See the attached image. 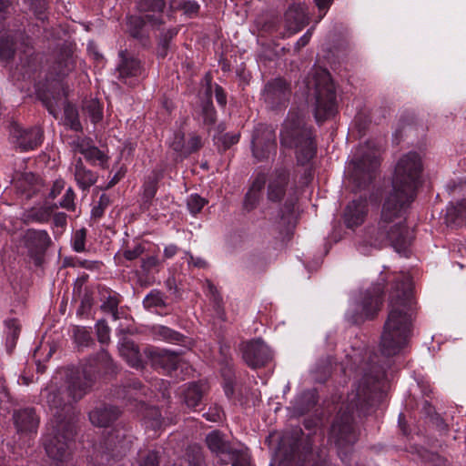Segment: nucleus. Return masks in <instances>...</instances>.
<instances>
[{
    "label": "nucleus",
    "mask_w": 466,
    "mask_h": 466,
    "mask_svg": "<svg viewBox=\"0 0 466 466\" xmlns=\"http://www.w3.org/2000/svg\"><path fill=\"white\" fill-rule=\"evenodd\" d=\"M421 171V159L416 152H409L399 159L392 177V189L382 203L378 222L365 227L360 235L358 246L363 253L369 248L380 249L387 246L400 252L410 245L406 212L414 200Z\"/></svg>",
    "instance_id": "1"
},
{
    "label": "nucleus",
    "mask_w": 466,
    "mask_h": 466,
    "mask_svg": "<svg viewBox=\"0 0 466 466\" xmlns=\"http://www.w3.org/2000/svg\"><path fill=\"white\" fill-rule=\"evenodd\" d=\"M374 354L370 357V363L362 368L361 378L354 384L348 394L347 404L336 416L329 432L330 439L339 450L352 446L358 440V433L353 424V411L365 415L380 396L381 380L385 376V366Z\"/></svg>",
    "instance_id": "2"
},
{
    "label": "nucleus",
    "mask_w": 466,
    "mask_h": 466,
    "mask_svg": "<svg viewBox=\"0 0 466 466\" xmlns=\"http://www.w3.org/2000/svg\"><path fill=\"white\" fill-rule=\"evenodd\" d=\"M415 302L412 298V282L407 274L398 276L390 294L389 313L380 339L382 357L400 354L411 336Z\"/></svg>",
    "instance_id": "3"
},
{
    "label": "nucleus",
    "mask_w": 466,
    "mask_h": 466,
    "mask_svg": "<svg viewBox=\"0 0 466 466\" xmlns=\"http://www.w3.org/2000/svg\"><path fill=\"white\" fill-rule=\"evenodd\" d=\"M280 145L295 148L297 160L300 165L308 163L316 154L312 130L296 112L289 111L282 124Z\"/></svg>",
    "instance_id": "4"
},
{
    "label": "nucleus",
    "mask_w": 466,
    "mask_h": 466,
    "mask_svg": "<svg viewBox=\"0 0 466 466\" xmlns=\"http://www.w3.org/2000/svg\"><path fill=\"white\" fill-rule=\"evenodd\" d=\"M113 360L104 350L99 351L95 357H91L82 365L81 370H77L68 380L66 392L72 401H77L86 395L93 388L97 374L104 370L109 372L113 370Z\"/></svg>",
    "instance_id": "5"
},
{
    "label": "nucleus",
    "mask_w": 466,
    "mask_h": 466,
    "mask_svg": "<svg viewBox=\"0 0 466 466\" xmlns=\"http://www.w3.org/2000/svg\"><path fill=\"white\" fill-rule=\"evenodd\" d=\"M380 147L371 141L366 142L357 149L350 161V178L356 189L365 188L375 177L380 167Z\"/></svg>",
    "instance_id": "6"
},
{
    "label": "nucleus",
    "mask_w": 466,
    "mask_h": 466,
    "mask_svg": "<svg viewBox=\"0 0 466 466\" xmlns=\"http://www.w3.org/2000/svg\"><path fill=\"white\" fill-rule=\"evenodd\" d=\"M314 86V116L318 123H321L334 116L337 113L335 86L327 70L316 72Z\"/></svg>",
    "instance_id": "7"
},
{
    "label": "nucleus",
    "mask_w": 466,
    "mask_h": 466,
    "mask_svg": "<svg viewBox=\"0 0 466 466\" xmlns=\"http://www.w3.org/2000/svg\"><path fill=\"white\" fill-rule=\"evenodd\" d=\"M75 425L71 421H56L52 431L45 436L44 446L47 456L56 463L67 461L72 451Z\"/></svg>",
    "instance_id": "8"
},
{
    "label": "nucleus",
    "mask_w": 466,
    "mask_h": 466,
    "mask_svg": "<svg viewBox=\"0 0 466 466\" xmlns=\"http://www.w3.org/2000/svg\"><path fill=\"white\" fill-rule=\"evenodd\" d=\"M205 441L208 450L221 464L250 466V460L247 452L234 448L221 431L218 430L210 431L206 436Z\"/></svg>",
    "instance_id": "9"
},
{
    "label": "nucleus",
    "mask_w": 466,
    "mask_h": 466,
    "mask_svg": "<svg viewBox=\"0 0 466 466\" xmlns=\"http://www.w3.org/2000/svg\"><path fill=\"white\" fill-rule=\"evenodd\" d=\"M291 96V83L283 77L268 80L261 92V98L266 106L274 111L285 109Z\"/></svg>",
    "instance_id": "10"
},
{
    "label": "nucleus",
    "mask_w": 466,
    "mask_h": 466,
    "mask_svg": "<svg viewBox=\"0 0 466 466\" xmlns=\"http://www.w3.org/2000/svg\"><path fill=\"white\" fill-rule=\"evenodd\" d=\"M384 283H377L370 288L364 294L361 302V313L348 315V319L352 324H360L365 319H373L380 310L383 303Z\"/></svg>",
    "instance_id": "11"
},
{
    "label": "nucleus",
    "mask_w": 466,
    "mask_h": 466,
    "mask_svg": "<svg viewBox=\"0 0 466 466\" xmlns=\"http://www.w3.org/2000/svg\"><path fill=\"white\" fill-rule=\"evenodd\" d=\"M252 153L258 160L268 158L276 153L277 142L275 129L266 124H258L251 139Z\"/></svg>",
    "instance_id": "12"
},
{
    "label": "nucleus",
    "mask_w": 466,
    "mask_h": 466,
    "mask_svg": "<svg viewBox=\"0 0 466 466\" xmlns=\"http://www.w3.org/2000/svg\"><path fill=\"white\" fill-rule=\"evenodd\" d=\"M118 56L119 62L116 67V78L127 86H137L138 78L144 72L141 61L127 50L120 51Z\"/></svg>",
    "instance_id": "13"
},
{
    "label": "nucleus",
    "mask_w": 466,
    "mask_h": 466,
    "mask_svg": "<svg viewBox=\"0 0 466 466\" xmlns=\"http://www.w3.org/2000/svg\"><path fill=\"white\" fill-rule=\"evenodd\" d=\"M240 350L244 361L252 369L261 368L272 359L269 348L261 339L243 342Z\"/></svg>",
    "instance_id": "14"
},
{
    "label": "nucleus",
    "mask_w": 466,
    "mask_h": 466,
    "mask_svg": "<svg viewBox=\"0 0 466 466\" xmlns=\"http://www.w3.org/2000/svg\"><path fill=\"white\" fill-rule=\"evenodd\" d=\"M10 136L16 147L21 151H27L33 150L42 144L44 133L39 127L25 129L15 123L10 127Z\"/></svg>",
    "instance_id": "15"
},
{
    "label": "nucleus",
    "mask_w": 466,
    "mask_h": 466,
    "mask_svg": "<svg viewBox=\"0 0 466 466\" xmlns=\"http://www.w3.org/2000/svg\"><path fill=\"white\" fill-rule=\"evenodd\" d=\"M369 213L368 199L360 197L346 205L342 213V220L347 228L355 230L366 221Z\"/></svg>",
    "instance_id": "16"
},
{
    "label": "nucleus",
    "mask_w": 466,
    "mask_h": 466,
    "mask_svg": "<svg viewBox=\"0 0 466 466\" xmlns=\"http://www.w3.org/2000/svg\"><path fill=\"white\" fill-rule=\"evenodd\" d=\"M133 436L126 428H115L105 440V446L114 456H123L130 451Z\"/></svg>",
    "instance_id": "17"
},
{
    "label": "nucleus",
    "mask_w": 466,
    "mask_h": 466,
    "mask_svg": "<svg viewBox=\"0 0 466 466\" xmlns=\"http://www.w3.org/2000/svg\"><path fill=\"white\" fill-rule=\"evenodd\" d=\"M145 354L150 360L151 366L156 370H161L163 372L170 373L177 370L180 360L177 353L167 350H145Z\"/></svg>",
    "instance_id": "18"
},
{
    "label": "nucleus",
    "mask_w": 466,
    "mask_h": 466,
    "mask_svg": "<svg viewBox=\"0 0 466 466\" xmlns=\"http://www.w3.org/2000/svg\"><path fill=\"white\" fill-rule=\"evenodd\" d=\"M165 7V0H138L137 2V11L143 14L152 27L157 29L165 24L163 19Z\"/></svg>",
    "instance_id": "19"
},
{
    "label": "nucleus",
    "mask_w": 466,
    "mask_h": 466,
    "mask_svg": "<svg viewBox=\"0 0 466 466\" xmlns=\"http://www.w3.org/2000/svg\"><path fill=\"white\" fill-rule=\"evenodd\" d=\"M21 243L30 256L44 253L51 243V238L46 230L27 229L22 237Z\"/></svg>",
    "instance_id": "20"
},
{
    "label": "nucleus",
    "mask_w": 466,
    "mask_h": 466,
    "mask_svg": "<svg viewBox=\"0 0 466 466\" xmlns=\"http://www.w3.org/2000/svg\"><path fill=\"white\" fill-rule=\"evenodd\" d=\"M285 27L290 34L300 31L309 23L306 6L302 4H292L285 13Z\"/></svg>",
    "instance_id": "21"
},
{
    "label": "nucleus",
    "mask_w": 466,
    "mask_h": 466,
    "mask_svg": "<svg viewBox=\"0 0 466 466\" xmlns=\"http://www.w3.org/2000/svg\"><path fill=\"white\" fill-rule=\"evenodd\" d=\"M120 414L121 410L117 407L103 403L89 412V420L96 427H108Z\"/></svg>",
    "instance_id": "22"
},
{
    "label": "nucleus",
    "mask_w": 466,
    "mask_h": 466,
    "mask_svg": "<svg viewBox=\"0 0 466 466\" xmlns=\"http://www.w3.org/2000/svg\"><path fill=\"white\" fill-rule=\"evenodd\" d=\"M289 174L287 170H277L270 177L268 185V199L271 202L280 201L289 184Z\"/></svg>",
    "instance_id": "23"
},
{
    "label": "nucleus",
    "mask_w": 466,
    "mask_h": 466,
    "mask_svg": "<svg viewBox=\"0 0 466 466\" xmlns=\"http://www.w3.org/2000/svg\"><path fill=\"white\" fill-rule=\"evenodd\" d=\"M14 423L19 432H35L39 419L33 409H23L14 412Z\"/></svg>",
    "instance_id": "24"
},
{
    "label": "nucleus",
    "mask_w": 466,
    "mask_h": 466,
    "mask_svg": "<svg viewBox=\"0 0 466 466\" xmlns=\"http://www.w3.org/2000/svg\"><path fill=\"white\" fill-rule=\"evenodd\" d=\"M15 187L19 193L30 198L41 189L42 181L37 176L28 172L22 174L16 179Z\"/></svg>",
    "instance_id": "25"
},
{
    "label": "nucleus",
    "mask_w": 466,
    "mask_h": 466,
    "mask_svg": "<svg viewBox=\"0 0 466 466\" xmlns=\"http://www.w3.org/2000/svg\"><path fill=\"white\" fill-rule=\"evenodd\" d=\"M161 179V174L152 171L145 179L141 197V208L148 210L157 191V184Z\"/></svg>",
    "instance_id": "26"
},
{
    "label": "nucleus",
    "mask_w": 466,
    "mask_h": 466,
    "mask_svg": "<svg viewBox=\"0 0 466 466\" xmlns=\"http://www.w3.org/2000/svg\"><path fill=\"white\" fill-rule=\"evenodd\" d=\"M74 176L77 186L84 191L88 190L97 181L96 173L87 169L81 157L76 159Z\"/></svg>",
    "instance_id": "27"
},
{
    "label": "nucleus",
    "mask_w": 466,
    "mask_h": 466,
    "mask_svg": "<svg viewBox=\"0 0 466 466\" xmlns=\"http://www.w3.org/2000/svg\"><path fill=\"white\" fill-rule=\"evenodd\" d=\"M206 385L201 382H190L185 385L182 392L183 402L189 409L197 408L202 400Z\"/></svg>",
    "instance_id": "28"
},
{
    "label": "nucleus",
    "mask_w": 466,
    "mask_h": 466,
    "mask_svg": "<svg viewBox=\"0 0 466 466\" xmlns=\"http://www.w3.org/2000/svg\"><path fill=\"white\" fill-rule=\"evenodd\" d=\"M119 353L127 360V362L133 368L140 369L143 367V362L139 354L137 346L134 341L124 338L119 344Z\"/></svg>",
    "instance_id": "29"
},
{
    "label": "nucleus",
    "mask_w": 466,
    "mask_h": 466,
    "mask_svg": "<svg viewBox=\"0 0 466 466\" xmlns=\"http://www.w3.org/2000/svg\"><path fill=\"white\" fill-rule=\"evenodd\" d=\"M445 222L448 226L461 227L466 224V198L447 208Z\"/></svg>",
    "instance_id": "30"
},
{
    "label": "nucleus",
    "mask_w": 466,
    "mask_h": 466,
    "mask_svg": "<svg viewBox=\"0 0 466 466\" xmlns=\"http://www.w3.org/2000/svg\"><path fill=\"white\" fill-rule=\"evenodd\" d=\"M56 208L57 206L56 204L34 207L25 212V219L27 222L46 223Z\"/></svg>",
    "instance_id": "31"
},
{
    "label": "nucleus",
    "mask_w": 466,
    "mask_h": 466,
    "mask_svg": "<svg viewBox=\"0 0 466 466\" xmlns=\"http://www.w3.org/2000/svg\"><path fill=\"white\" fill-rule=\"evenodd\" d=\"M46 401L51 409L56 410L55 415H57V420H56V422L61 421L59 420V410H64L66 408H67L68 405L72 402V400L70 399L66 390L62 391L60 389H54L48 392L46 396Z\"/></svg>",
    "instance_id": "32"
},
{
    "label": "nucleus",
    "mask_w": 466,
    "mask_h": 466,
    "mask_svg": "<svg viewBox=\"0 0 466 466\" xmlns=\"http://www.w3.org/2000/svg\"><path fill=\"white\" fill-rule=\"evenodd\" d=\"M75 69V60L69 51L60 52L53 66L52 71L58 77H64Z\"/></svg>",
    "instance_id": "33"
},
{
    "label": "nucleus",
    "mask_w": 466,
    "mask_h": 466,
    "mask_svg": "<svg viewBox=\"0 0 466 466\" xmlns=\"http://www.w3.org/2000/svg\"><path fill=\"white\" fill-rule=\"evenodd\" d=\"M178 29L177 27H171L165 31H162L158 36L157 44V56L165 58L170 48L171 40L177 35Z\"/></svg>",
    "instance_id": "34"
},
{
    "label": "nucleus",
    "mask_w": 466,
    "mask_h": 466,
    "mask_svg": "<svg viewBox=\"0 0 466 466\" xmlns=\"http://www.w3.org/2000/svg\"><path fill=\"white\" fill-rule=\"evenodd\" d=\"M297 200L298 198L295 195H290L286 198L283 206L280 208L278 217L282 226H288L291 223Z\"/></svg>",
    "instance_id": "35"
},
{
    "label": "nucleus",
    "mask_w": 466,
    "mask_h": 466,
    "mask_svg": "<svg viewBox=\"0 0 466 466\" xmlns=\"http://www.w3.org/2000/svg\"><path fill=\"white\" fill-rule=\"evenodd\" d=\"M147 23L144 15H131L127 19V27L130 35L136 39L142 40L146 37L144 27Z\"/></svg>",
    "instance_id": "36"
},
{
    "label": "nucleus",
    "mask_w": 466,
    "mask_h": 466,
    "mask_svg": "<svg viewBox=\"0 0 466 466\" xmlns=\"http://www.w3.org/2000/svg\"><path fill=\"white\" fill-rule=\"evenodd\" d=\"M204 461L201 448L191 445L187 448L179 466H202Z\"/></svg>",
    "instance_id": "37"
},
{
    "label": "nucleus",
    "mask_w": 466,
    "mask_h": 466,
    "mask_svg": "<svg viewBox=\"0 0 466 466\" xmlns=\"http://www.w3.org/2000/svg\"><path fill=\"white\" fill-rule=\"evenodd\" d=\"M83 156L92 165H97L103 168L106 167L108 157L93 143Z\"/></svg>",
    "instance_id": "38"
},
{
    "label": "nucleus",
    "mask_w": 466,
    "mask_h": 466,
    "mask_svg": "<svg viewBox=\"0 0 466 466\" xmlns=\"http://www.w3.org/2000/svg\"><path fill=\"white\" fill-rule=\"evenodd\" d=\"M15 44L14 37L8 34L0 35V59L10 60L14 57Z\"/></svg>",
    "instance_id": "39"
},
{
    "label": "nucleus",
    "mask_w": 466,
    "mask_h": 466,
    "mask_svg": "<svg viewBox=\"0 0 466 466\" xmlns=\"http://www.w3.org/2000/svg\"><path fill=\"white\" fill-rule=\"evenodd\" d=\"M65 124L74 131H81L82 125L76 106L67 103L64 106Z\"/></svg>",
    "instance_id": "40"
},
{
    "label": "nucleus",
    "mask_w": 466,
    "mask_h": 466,
    "mask_svg": "<svg viewBox=\"0 0 466 466\" xmlns=\"http://www.w3.org/2000/svg\"><path fill=\"white\" fill-rule=\"evenodd\" d=\"M83 111L88 116L91 122L94 124L98 123L103 118L102 107L96 99L85 101L83 105Z\"/></svg>",
    "instance_id": "41"
},
{
    "label": "nucleus",
    "mask_w": 466,
    "mask_h": 466,
    "mask_svg": "<svg viewBox=\"0 0 466 466\" xmlns=\"http://www.w3.org/2000/svg\"><path fill=\"white\" fill-rule=\"evenodd\" d=\"M170 8L173 10H183L188 16L196 15L199 11V5L195 1L171 0Z\"/></svg>",
    "instance_id": "42"
},
{
    "label": "nucleus",
    "mask_w": 466,
    "mask_h": 466,
    "mask_svg": "<svg viewBox=\"0 0 466 466\" xmlns=\"http://www.w3.org/2000/svg\"><path fill=\"white\" fill-rule=\"evenodd\" d=\"M166 297L163 292L158 289L151 290L143 299V305L146 309L164 308L166 307Z\"/></svg>",
    "instance_id": "43"
},
{
    "label": "nucleus",
    "mask_w": 466,
    "mask_h": 466,
    "mask_svg": "<svg viewBox=\"0 0 466 466\" xmlns=\"http://www.w3.org/2000/svg\"><path fill=\"white\" fill-rule=\"evenodd\" d=\"M73 335L75 342L78 347H88L94 343L91 331L85 327H75Z\"/></svg>",
    "instance_id": "44"
},
{
    "label": "nucleus",
    "mask_w": 466,
    "mask_h": 466,
    "mask_svg": "<svg viewBox=\"0 0 466 466\" xmlns=\"http://www.w3.org/2000/svg\"><path fill=\"white\" fill-rule=\"evenodd\" d=\"M155 334L160 339L168 342H179L182 340L183 336L166 326H158L155 329Z\"/></svg>",
    "instance_id": "45"
},
{
    "label": "nucleus",
    "mask_w": 466,
    "mask_h": 466,
    "mask_svg": "<svg viewBox=\"0 0 466 466\" xmlns=\"http://www.w3.org/2000/svg\"><path fill=\"white\" fill-rule=\"evenodd\" d=\"M7 329L6 341L8 344L15 345L21 331V326L17 319H12L5 322Z\"/></svg>",
    "instance_id": "46"
},
{
    "label": "nucleus",
    "mask_w": 466,
    "mask_h": 466,
    "mask_svg": "<svg viewBox=\"0 0 466 466\" xmlns=\"http://www.w3.org/2000/svg\"><path fill=\"white\" fill-rule=\"evenodd\" d=\"M169 147L177 152L179 157H185L186 140L184 133L181 131L176 132L169 143Z\"/></svg>",
    "instance_id": "47"
},
{
    "label": "nucleus",
    "mask_w": 466,
    "mask_h": 466,
    "mask_svg": "<svg viewBox=\"0 0 466 466\" xmlns=\"http://www.w3.org/2000/svg\"><path fill=\"white\" fill-rule=\"evenodd\" d=\"M87 230L82 228L76 230L72 240V247L76 252H83L86 250V238Z\"/></svg>",
    "instance_id": "48"
},
{
    "label": "nucleus",
    "mask_w": 466,
    "mask_h": 466,
    "mask_svg": "<svg viewBox=\"0 0 466 466\" xmlns=\"http://www.w3.org/2000/svg\"><path fill=\"white\" fill-rule=\"evenodd\" d=\"M118 304L119 300L116 296H108L107 299L101 305L104 312L110 313L114 319H118Z\"/></svg>",
    "instance_id": "49"
},
{
    "label": "nucleus",
    "mask_w": 466,
    "mask_h": 466,
    "mask_svg": "<svg viewBox=\"0 0 466 466\" xmlns=\"http://www.w3.org/2000/svg\"><path fill=\"white\" fill-rule=\"evenodd\" d=\"M110 204V198L106 194H102L99 198L98 203L93 207L91 216L93 218H100L103 217L106 208Z\"/></svg>",
    "instance_id": "50"
},
{
    "label": "nucleus",
    "mask_w": 466,
    "mask_h": 466,
    "mask_svg": "<svg viewBox=\"0 0 466 466\" xmlns=\"http://www.w3.org/2000/svg\"><path fill=\"white\" fill-rule=\"evenodd\" d=\"M147 424L154 430H158L163 425L161 414L157 408H150L147 413Z\"/></svg>",
    "instance_id": "51"
},
{
    "label": "nucleus",
    "mask_w": 466,
    "mask_h": 466,
    "mask_svg": "<svg viewBox=\"0 0 466 466\" xmlns=\"http://www.w3.org/2000/svg\"><path fill=\"white\" fill-rule=\"evenodd\" d=\"M93 140L86 137H76L70 143L72 149L75 152H79L84 155L88 147L92 145Z\"/></svg>",
    "instance_id": "52"
},
{
    "label": "nucleus",
    "mask_w": 466,
    "mask_h": 466,
    "mask_svg": "<svg viewBox=\"0 0 466 466\" xmlns=\"http://www.w3.org/2000/svg\"><path fill=\"white\" fill-rule=\"evenodd\" d=\"M206 204L207 200L197 194L190 195L187 201V208L192 214L199 213Z\"/></svg>",
    "instance_id": "53"
},
{
    "label": "nucleus",
    "mask_w": 466,
    "mask_h": 466,
    "mask_svg": "<svg viewBox=\"0 0 466 466\" xmlns=\"http://www.w3.org/2000/svg\"><path fill=\"white\" fill-rule=\"evenodd\" d=\"M202 147V139L197 134H190L187 141H186L185 157L190 154L199 150Z\"/></svg>",
    "instance_id": "54"
},
{
    "label": "nucleus",
    "mask_w": 466,
    "mask_h": 466,
    "mask_svg": "<svg viewBox=\"0 0 466 466\" xmlns=\"http://www.w3.org/2000/svg\"><path fill=\"white\" fill-rule=\"evenodd\" d=\"M260 199V195L255 193L254 191L248 190L245 196L243 201V208L249 212L257 208Z\"/></svg>",
    "instance_id": "55"
},
{
    "label": "nucleus",
    "mask_w": 466,
    "mask_h": 466,
    "mask_svg": "<svg viewBox=\"0 0 466 466\" xmlns=\"http://www.w3.org/2000/svg\"><path fill=\"white\" fill-rule=\"evenodd\" d=\"M96 335L100 343H106L109 341L110 329L105 320H99L96 326Z\"/></svg>",
    "instance_id": "56"
},
{
    "label": "nucleus",
    "mask_w": 466,
    "mask_h": 466,
    "mask_svg": "<svg viewBox=\"0 0 466 466\" xmlns=\"http://www.w3.org/2000/svg\"><path fill=\"white\" fill-rule=\"evenodd\" d=\"M74 199H75V193H74L73 189L71 187H69L66 191L62 200L59 203V206L67 210H75L76 205H75Z\"/></svg>",
    "instance_id": "57"
},
{
    "label": "nucleus",
    "mask_w": 466,
    "mask_h": 466,
    "mask_svg": "<svg viewBox=\"0 0 466 466\" xmlns=\"http://www.w3.org/2000/svg\"><path fill=\"white\" fill-rule=\"evenodd\" d=\"M203 118L206 125H214L216 123V110L212 104H206L203 106Z\"/></svg>",
    "instance_id": "58"
},
{
    "label": "nucleus",
    "mask_w": 466,
    "mask_h": 466,
    "mask_svg": "<svg viewBox=\"0 0 466 466\" xmlns=\"http://www.w3.org/2000/svg\"><path fill=\"white\" fill-rule=\"evenodd\" d=\"M144 251L145 248L141 244H137L133 248L126 249L123 256L127 260H134L141 256Z\"/></svg>",
    "instance_id": "59"
},
{
    "label": "nucleus",
    "mask_w": 466,
    "mask_h": 466,
    "mask_svg": "<svg viewBox=\"0 0 466 466\" xmlns=\"http://www.w3.org/2000/svg\"><path fill=\"white\" fill-rule=\"evenodd\" d=\"M159 264V259L157 256H149L142 259L141 268L144 272L148 273L156 268Z\"/></svg>",
    "instance_id": "60"
},
{
    "label": "nucleus",
    "mask_w": 466,
    "mask_h": 466,
    "mask_svg": "<svg viewBox=\"0 0 466 466\" xmlns=\"http://www.w3.org/2000/svg\"><path fill=\"white\" fill-rule=\"evenodd\" d=\"M158 456L156 451H149L143 459L139 466H158Z\"/></svg>",
    "instance_id": "61"
},
{
    "label": "nucleus",
    "mask_w": 466,
    "mask_h": 466,
    "mask_svg": "<svg viewBox=\"0 0 466 466\" xmlns=\"http://www.w3.org/2000/svg\"><path fill=\"white\" fill-rule=\"evenodd\" d=\"M265 183H266L265 176L263 174H260L255 178L249 190L254 191L255 193L260 195V192H261L262 188L264 187Z\"/></svg>",
    "instance_id": "62"
},
{
    "label": "nucleus",
    "mask_w": 466,
    "mask_h": 466,
    "mask_svg": "<svg viewBox=\"0 0 466 466\" xmlns=\"http://www.w3.org/2000/svg\"><path fill=\"white\" fill-rule=\"evenodd\" d=\"M188 257V264L193 265L196 268H205L208 267V262L199 257H194L190 252H186Z\"/></svg>",
    "instance_id": "63"
},
{
    "label": "nucleus",
    "mask_w": 466,
    "mask_h": 466,
    "mask_svg": "<svg viewBox=\"0 0 466 466\" xmlns=\"http://www.w3.org/2000/svg\"><path fill=\"white\" fill-rule=\"evenodd\" d=\"M207 420L218 422L221 420V411L218 408L210 409L209 411L203 414Z\"/></svg>",
    "instance_id": "64"
}]
</instances>
